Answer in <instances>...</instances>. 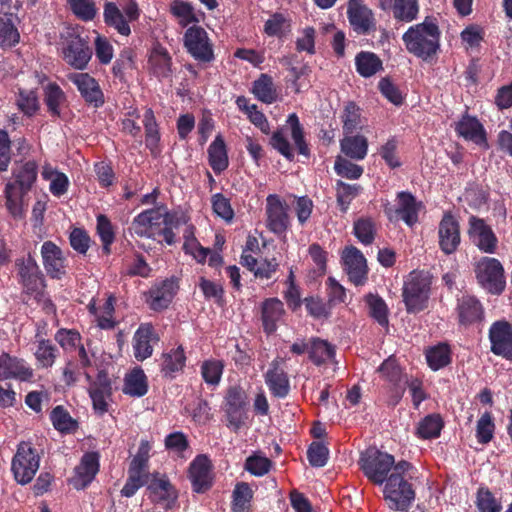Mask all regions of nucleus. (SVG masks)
Listing matches in <instances>:
<instances>
[{"mask_svg":"<svg viewBox=\"0 0 512 512\" xmlns=\"http://www.w3.org/2000/svg\"><path fill=\"white\" fill-rule=\"evenodd\" d=\"M441 31L433 17H426L422 23L410 26L402 40L407 51L414 56L430 60L440 50Z\"/></svg>","mask_w":512,"mask_h":512,"instance_id":"1","label":"nucleus"},{"mask_svg":"<svg viewBox=\"0 0 512 512\" xmlns=\"http://www.w3.org/2000/svg\"><path fill=\"white\" fill-rule=\"evenodd\" d=\"M432 277L428 272L413 270L404 281L402 298L408 314H418L428 307Z\"/></svg>","mask_w":512,"mask_h":512,"instance_id":"2","label":"nucleus"},{"mask_svg":"<svg viewBox=\"0 0 512 512\" xmlns=\"http://www.w3.org/2000/svg\"><path fill=\"white\" fill-rule=\"evenodd\" d=\"M477 283L487 293L501 295L506 288V276L502 263L493 257L484 256L474 265Z\"/></svg>","mask_w":512,"mask_h":512,"instance_id":"3","label":"nucleus"},{"mask_svg":"<svg viewBox=\"0 0 512 512\" xmlns=\"http://www.w3.org/2000/svg\"><path fill=\"white\" fill-rule=\"evenodd\" d=\"M40 454L31 442L21 441L11 461V471L20 485L30 483L40 466Z\"/></svg>","mask_w":512,"mask_h":512,"instance_id":"4","label":"nucleus"},{"mask_svg":"<svg viewBox=\"0 0 512 512\" xmlns=\"http://www.w3.org/2000/svg\"><path fill=\"white\" fill-rule=\"evenodd\" d=\"M18 282L23 291L40 301L46 287L44 274L36 260L29 254L27 257L17 258L15 261Z\"/></svg>","mask_w":512,"mask_h":512,"instance_id":"5","label":"nucleus"},{"mask_svg":"<svg viewBox=\"0 0 512 512\" xmlns=\"http://www.w3.org/2000/svg\"><path fill=\"white\" fill-rule=\"evenodd\" d=\"M383 493L389 509L394 511H408L415 499L412 484L398 473L390 474Z\"/></svg>","mask_w":512,"mask_h":512,"instance_id":"6","label":"nucleus"},{"mask_svg":"<svg viewBox=\"0 0 512 512\" xmlns=\"http://www.w3.org/2000/svg\"><path fill=\"white\" fill-rule=\"evenodd\" d=\"M62 39L64 61L77 70H84L92 57V50L87 40L81 37L74 29L68 30L62 36Z\"/></svg>","mask_w":512,"mask_h":512,"instance_id":"7","label":"nucleus"},{"mask_svg":"<svg viewBox=\"0 0 512 512\" xmlns=\"http://www.w3.org/2000/svg\"><path fill=\"white\" fill-rule=\"evenodd\" d=\"M360 469L373 484L382 485L387 482L388 473L394 465V457L379 450H368L361 455Z\"/></svg>","mask_w":512,"mask_h":512,"instance_id":"8","label":"nucleus"},{"mask_svg":"<svg viewBox=\"0 0 512 512\" xmlns=\"http://www.w3.org/2000/svg\"><path fill=\"white\" fill-rule=\"evenodd\" d=\"M224 411L228 426L235 431L245 423L248 411V397L240 385L229 386L224 396Z\"/></svg>","mask_w":512,"mask_h":512,"instance_id":"9","label":"nucleus"},{"mask_svg":"<svg viewBox=\"0 0 512 512\" xmlns=\"http://www.w3.org/2000/svg\"><path fill=\"white\" fill-rule=\"evenodd\" d=\"M183 44L186 51L200 63H210L215 59L213 44L201 26L189 27L184 33Z\"/></svg>","mask_w":512,"mask_h":512,"instance_id":"10","label":"nucleus"},{"mask_svg":"<svg viewBox=\"0 0 512 512\" xmlns=\"http://www.w3.org/2000/svg\"><path fill=\"white\" fill-rule=\"evenodd\" d=\"M420 206L421 203L410 192L401 191L397 193V206L386 204L384 213L391 222L403 220L407 226L412 227L418 222Z\"/></svg>","mask_w":512,"mask_h":512,"instance_id":"11","label":"nucleus"},{"mask_svg":"<svg viewBox=\"0 0 512 512\" xmlns=\"http://www.w3.org/2000/svg\"><path fill=\"white\" fill-rule=\"evenodd\" d=\"M467 234L471 242L482 252L494 254L498 248V238L491 226L483 218L471 215L468 219Z\"/></svg>","mask_w":512,"mask_h":512,"instance_id":"12","label":"nucleus"},{"mask_svg":"<svg viewBox=\"0 0 512 512\" xmlns=\"http://www.w3.org/2000/svg\"><path fill=\"white\" fill-rule=\"evenodd\" d=\"M288 205L276 194L266 198V227L278 236L285 235L290 227Z\"/></svg>","mask_w":512,"mask_h":512,"instance_id":"13","label":"nucleus"},{"mask_svg":"<svg viewBox=\"0 0 512 512\" xmlns=\"http://www.w3.org/2000/svg\"><path fill=\"white\" fill-rule=\"evenodd\" d=\"M490 351L506 360L512 361V324L505 320L493 322L488 331Z\"/></svg>","mask_w":512,"mask_h":512,"instance_id":"14","label":"nucleus"},{"mask_svg":"<svg viewBox=\"0 0 512 512\" xmlns=\"http://www.w3.org/2000/svg\"><path fill=\"white\" fill-rule=\"evenodd\" d=\"M149 498L153 503L162 505L166 510L173 509L177 503L178 492L165 474L154 472L147 485Z\"/></svg>","mask_w":512,"mask_h":512,"instance_id":"15","label":"nucleus"},{"mask_svg":"<svg viewBox=\"0 0 512 512\" xmlns=\"http://www.w3.org/2000/svg\"><path fill=\"white\" fill-rule=\"evenodd\" d=\"M460 243V223L451 211H446L438 225L439 248L445 255H451L458 250Z\"/></svg>","mask_w":512,"mask_h":512,"instance_id":"16","label":"nucleus"},{"mask_svg":"<svg viewBox=\"0 0 512 512\" xmlns=\"http://www.w3.org/2000/svg\"><path fill=\"white\" fill-rule=\"evenodd\" d=\"M341 260L350 282L355 286L364 285L368 279V267L363 253L355 246H348L343 250Z\"/></svg>","mask_w":512,"mask_h":512,"instance_id":"17","label":"nucleus"},{"mask_svg":"<svg viewBox=\"0 0 512 512\" xmlns=\"http://www.w3.org/2000/svg\"><path fill=\"white\" fill-rule=\"evenodd\" d=\"M99 470L100 454L96 451L86 452L74 468V475L69 482L76 490H84L93 482Z\"/></svg>","mask_w":512,"mask_h":512,"instance_id":"18","label":"nucleus"},{"mask_svg":"<svg viewBox=\"0 0 512 512\" xmlns=\"http://www.w3.org/2000/svg\"><path fill=\"white\" fill-rule=\"evenodd\" d=\"M347 17L353 30L358 35H369L376 31L374 14L363 0H349Z\"/></svg>","mask_w":512,"mask_h":512,"instance_id":"19","label":"nucleus"},{"mask_svg":"<svg viewBox=\"0 0 512 512\" xmlns=\"http://www.w3.org/2000/svg\"><path fill=\"white\" fill-rule=\"evenodd\" d=\"M67 77L77 87L87 105L94 108H100L104 105V93L94 77L88 73H70Z\"/></svg>","mask_w":512,"mask_h":512,"instance_id":"20","label":"nucleus"},{"mask_svg":"<svg viewBox=\"0 0 512 512\" xmlns=\"http://www.w3.org/2000/svg\"><path fill=\"white\" fill-rule=\"evenodd\" d=\"M160 341V336L151 323H141L135 331L132 339L133 354L137 361L150 358L154 351V345Z\"/></svg>","mask_w":512,"mask_h":512,"instance_id":"21","label":"nucleus"},{"mask_svg":"<svg viewBox=\"0 0 512 512\" xmlns=\"http://www.w3.org/2000/svg\"><path fill=\"white\" fill-rule=\"evenodd\" d=\"M44 269L51 279L61 280L66 276L67 259L61 248L53 241H45L41 246Z\"/></svg>","mask_w":512,"mask_h":512,"instance_id":"22","label":"nucleus"},{"mask_svg":"<svg viewBox=\"0 0 512 512\" xmlns=\"http://www.w3.org/2000/svg\"><path fill=\"white\" fill-rule=\"evenodd\" d=\"M455 311L458 324L464 327L480 324L485 318L482 303L473 295H462L457 298Z\"/></svg>","mask_w":512,"mask_h":512,"instance_id":"23","label":"nucleus"},{"mask_svg":"<svg viewBox=\"0 0 512 512\" xmlns=\"http://www.w3.org/2000/svg\"><path fill=\"white\" fill-rule=\"evenodd\" d=\"M284 363L282 358H275L264 374L265 383L271 394L276 398H285L290 392V381L288 374L281 367Z\"/></svg>","mask_w":512,"mask_h":512,"instance_id":"24","label":"nucleus"},{"mask_svg":"<svg viewBox=\"0 0 512 512\" xmlns=\"http://www.w3.org/2000/svg\"><path fill=\"white\" fill-rule=\"evenodd\" d=\"M212 465L206 455H198L190 464L189 478L196 493L208 491L213 484Z\"/></svg>","mask_w":512,"mask_h":512,"instance_id":"25","label":"nucleus"},{"mask_svg":"<svg viewBox=\"0 0 512 512\" xmlns=\"http://www.w3.org/2000/svg\"><path fill=\"white\" fill-rule=\"evenodd\" d=\"M186 353L182 345L165 351L160 356V373L166 380H173L184 371L186 366Z\"/></svg>","mask_w":512,"mask_h":512,"instance_id":"26","label":"nucleus"},{"mask_svg":"<svg viewBox=\"0 0 512 512\" xmlns=\"http://www.w3.org/2000/svg\"><path fill=\"white\" fill-rule=\"evenodd\" d=\"M33 377V369L26 365L25 360L8 353L0 355V379H16L29 381Z\"/></svg>","mask_w":512,"mask_h":512,"instance_id":"27","label":"nucleus"},{"mask_svg":"<svg viewBox=\"0 0 512 512\" xmlns=\"http://www.w3.org/2000/svg\"><path fill=\"white\" fill-rule=\"evenodd\" d=\"M177 291L173 280L166 279L148 291L147 303L154 311H161L170 305Z\"/></svg>","mask_w":512,"mask_h":512,"instance_id":"28","label":"nucleus"},{"mask_svg":"<svg viewBox=\"0 0 512 512\" xmlns=\"http://www.w3.org/2000/svg\"><path fill=\"white\" fill-rule=\"evenodd\" d=\"M284 313V305L278 298H267L262 302L261 320L263 331L267 335H271L277 330V324Z\"/></svg>","mask_w":512,"mask_h":512,"instance_id":"29","label":"nucleus"},{"mask_svg":"<svg viewBox=\"0 0 512 512\" xmlns=\"http://www.w3.org/2000/svg\"><path fill=\"white\" fill-rule=\"evenodd\" d=\"M148 64L154 76L168 78L172 73V58L168 50L160 43H155L149 55Z\"/></svg>","mask_w":512,"mask_h":512,"instance_id":"30","label":"nucleus"},{"mask_svg":"<svg viewBox=\"0 0 512 512\" xmlns=\"http://www.w3.org/2000/svg\"><path fill=\"white\" fill-rule=\"evenodd\" d=\"M29 191L20 190L12 183H6L4 188L5 207L14 219H23L26 214L27 202L25 197Z\"/></svg>","mask_w":512,"mask_h":512,"instance_id":"31","label":"nucleus"},{"mask_svg":"<svg viewBox=\"0 0 512 512\" xmlns=\"http://www.w3.org/2000/svg\"><path fill=\"white\" fill-rule=\"evenodd\" d=\"M38 165L35 161L30 160L20 165H16L12 169V178L7 183H12L20 190L29 191L32 189L37 180Z\"/></svg>","mask_w":512,"mask_h":512,"instance_id":"32","label":"nucleus"},{"mask_svg":"<svg viewBox=\"0 0 512 512\" xmlns=\"http://www.w3.org/2000/svg\"><path fill=\"white\" fill-rule=\"evenodd\" d=\"M43 101L49 115L60 118L62 107L67 103V95L57 83L50 82L43 88Z\"/></svg>","mask_w":512,"mask_h":512,"instance_id":"33","label":"nucleus"},{"mask_svg":"<svg viewBox=\"0 0 512 512\" xmlns=\"http://www.w3.org/2000/svg\"><path fill=\"white\" fill-rule=\"evenodd\" d=\"M142 123L145 132V146L153 156H156L160 153L161 133L152 108H146Z\"/></svg>","mask_w":512,"mask_h":512,"instance_id":"34","label":"nucleus"},{"mask_svg":"<svg viewBox=\"0 0 512 512\" xmlns=\"http://www.w3.org/2000/svg\"><path fill=\"white\" fill-rule=\"evenodd\" d=\"M207 153L209 165L216 174H221L228 168L227 146L221 134H218L209 145Z\"/></svg>","mask_w":512,"mask_h":512,"instance_id":"35","label":"nucleus"},{"mask_svg":"<svg viewBox=\"0 0 512 512\" xmlns=\"http://www.w3.org/2000/svg\"><path fill=\"white\" fill-rule=\"evenodd\" d=\"M35 339L34 356L38 367H52L60 354L58 347L51 340L41 337L39 332L35 334Z\"/></svg>","mask_w":512,"mask_h":512,"instance_id":"36","label":"nucleus"},{"mask_svg":"<svg viewBox=\"0 0 512 512\" xmlns=\"http://www.w3.org/2000/svg\"><path fill=\"white\" fill-rule=\"evenodd\" d=\"M455 131L465 140H471L476 143L486 140V132L483 125L476 117L470 116L468 113H465L456 123Z\"/></svg>","mask_w":512,"mask_h":512,"instance_id":"37","label":"nucleus"},{"mask_svg":"<svg viewBox=\"0 0 512 512\" xmlns=\"http://www.w3.org/2000/svg\"><path fill=\"white\" fill-rule=\"evenodd\" d=\"M104 23L113 27L120 35L129 36L131 29L123 12L114 2H106L103 11Z\"/></svg>","mask_w":512,"mask_h":512,"instance_id":"38","label":"nucleus"},{"mask_svg":"<svg viewBox=\"0 0 512 512\" xmlns=\"http://www.w3.org/2000/svg\"><path fill=\"white\" fill-rule=\"evenodd\" d=\"M252 94L265 104H272L277 101L278 93L273 78L268 74H261L252 85Z\"/></svg>","mask_w":512,"mask_h":512,"instance_id":"39","label":"nucleus"},{"mask_svg":"<svg viewBox=\"0 0 512 512\" xmlns=\"http://www.w3.org/2000/svg\"><path fill=\"white\" fill-rule=\"evenodd\" d=\"M355 66L358 74L364 78L372 77L383 70L382 60L377 54L369 51H361L356 55Z\"/></svg>","mask_w":512,"mask_h":512,"instance_id":"40","label":"nucleus"},{"mask_svg":"<svg viewBox=\"0 0 512 512\" xmlns=\"http://www.w3.org/2000/svg\"><path fill=\"white\" fill-rule=\"evenodd\" d=\"M123 267L124 274L130 277L148 278L152 272V268L147 263L144 255L137 251H133L132 255H125Z\"/></svg>","mask_w":512,"mask_h":512,"instance_id":"41","label":"nucleus"},{"mask_svg":"<svg viewBox=\"0 0 512 512\" xmlns=\"http://www.w3.org/2000/svg\"><path fill=\"white\" fill-rule=\"evenodd\" d=\"M398 22L410 23L417 19L419 14L418 0H391L389 9Z\"/></svg>","mask_w":512,"mask_h":512,"instance_id":"42","label":"nucleus"},{"mask_svg":"<svg viewBox=\"0 0 512 512\" xmlns=\"http://www.w3.org/2000/svg\"><path fill=\"white\" fill-rule=\"evenodd\" d=\"M425 357L429 368L438 371L451 363L452 351L447 343H438L426 350Z\"/></svg>","mask_w":512,"mask_h":512,"instance_id":"43","label":"nucleus"},{"mask_svg":"<svg viewBox=\"0 0 512 512\" xmlns=\"http://www.w3.org/2000/svg\"><path fill=\"white\" fill-rule=\"evenodd\" d=\"M336 355L335 346L326 340L313 337L310 340L309 359L316 365L321 366Z\"/></svg>","mask_w":512,"mask_h":512,"instance_id":"44","label":"nucleus"},{"mask_svg":"<svg viewBox=\"0 0 512 512\" xmlns=\"http://www.w3.org/2000/svg\"><path fill=\"white\" fill-rule=\"evenodd\" d=\"M148 392L147 376L141 368L133 369L124 380L123 393L132 397H142Z\"/></svg>","mask_w":512,"mask_h":512,"instance_id":"45","label":"nucleus"},{"mask_svg":"<svg viewBox=\"0 0 512 512\" xmlns=\"http://www.w3.org/2000/svg\"><path fill=\"white\" fill-rule=\"evenodd\" d=\"M369 316L381 327L389 326V308L384 299L378 294L368 293L365 296Z\"/></svg>","mask_w":512,"mask_h":512,"instance_id":"46","label":"nucleus"},{"mask_svg":"<svg viewBox=\"0 0 512 512\" xmlns=\"http://www.w3.org/2000/svg\"><path fill=\"white\" fill-rule=\"evenodd\" d=\"M50 420L55 430L62 434H72L78 429V422L74 419L68 410L62 405H58L50 412Z\"/></svg>","mask_w":512,"mask_h":512,"instance_id":"47","label":"nucleus"},{"mask_svg":"<svg viewBox=\"0 0 512 512\" xmlns=\"http://www.w3.org/2000/svg\"><path fill=\"white\" fill-rule=\"evenodd\" d=\"M286 123L290 127L291 138L294 142L298 154L306 158H310L311 150L308 142L305 139L304 128L300 123L298 115L296 113L289 114Z\"/></svg>","mask_w":512,"mask_h":512,"instance_id":"48","label":"nucleus"},{"mask_svg":"<svg viewBox=\"0 0 512 512\" xmlns=\"http://www.w3.org/2000/svg\"><path fill=\"white\" fill-rule=\"evenodd\" d=\"M381 377L392 386L406 385L408 378L396 359L389 357L378 368Z\"/></svg>","mask_w":512,"mask_h":512,"instance_id":"49","label":"nucleus"},{"mask_svg":"<svg viewBox=\"0 0 512 512\" xmlns=\"http://www.w3.org/2000/svg\"><path fill=\"white\" fill-rule=\"evenodd\" d=\"M340 145L341 151L351 159L362 160L367 155L368 141L363 135L346 136Z\"/></svg>","mask_w":512,"mask_h":512,"instance_id":"50","label":"nucleus"},{"mask_svg":"<svg viewBox=\"0 0 512 512\" xmlns=\"http://www.w3.org/2000/svg\"><path fill=\"white\" fill-rule=\"evenodd\" d=\"M443 426L444 423L439 414H429L419 421L416 435L424 440L438 438Z\"/></svg>","mask_w":512,"mask_h":512,"instance_id":"51","label":"nucleus"},{"mask_svg":"<svg viewBox=\"0 0 512 512\" xmlns=\"http://www.w3.org/2000/svg\"><path fill=\"white\" fill-rule=\"evenodd\" d=\"M336 201L339 210L346 213L351 202L359 195L362 187L359 184H348L342 180L336 182Z\"/></svg>","mask_w":512,"mask_h":512,"instance_id":"52","label":"nucleus"},{"mask_svg":"<svg viewBox=\"0 0 512 512\" xmlns=\"http://www.w3.org/2000/svg\"><path fill=\"white\" fill-rule=\"evenodd\" d=\"M232 498L233 512H251L253 491L248 483H237L233 490Z\"/></svg>","mask_w":512,"mask_h":512,"instance_id":"53","label":"nucleus"},{"mask_svg":"<svg viewBox=\"0 0 512 512\" xmlns=\"http://www.w3.org/2000/svg\"><path fill=\"white\" fill-rule=\"evenodd\" d=\"M96 232L102 243L103 253L109 255L111 253V246L115 241V231L110 219L106 215H97Z\"/></svg>","mask_w":512,"mask_h":512,"instance_id":"54","label":"nucleus"},{"mask_svg":"<svg viewBox=\"0 0 512 512\" xmlns=\"http://www.w3.org/2000/svg\"><path fill=\"white\" fill-rule=\"evenodd\" d=\"M16 105L25 116H34L40 109L37 92L35 90L19 89Z\"/></svg>","mask_w":512,"mask_h":512,"instance_id":"55","label":"nucleus"},{"mask_svg":"<svg viewBox=\"0 0 512 512\" xmlns=\"http://www.w3.org/2000/svg\"><path fill=\"white\" fill-rule=\"evenodd\" d=\"M475 505L479 512H501L502 504L488 487L481 486L476 492Z\"/></svg>","mask_w":512,"mask_h":512,"instance_id":"56","label":"nucleus"},{"mask_svg":"<svg viewBox=\"0 0 512 512\" xmlns=\"http://www.w3.org/2000/svg\"><path fill=\"white\" fill-rule=\"evenodd\" d=\"M353 233L363 245H371L376 235L374 221L371 218H359L354 222Z\"/></svg>","mask_w":512,"mask_h":512,"instance_id":"57","label":"nucleus"},{"mask_svg":"<svg viewBox=\"0 0 512 512\" xmlns=\"http://www.w3.org/2000/svg\"><path fill=\"white\" fill-rule=\"evenodd\" d=\"M71 12L81 21L89 22L97 15L94 0H67Z\"/></svg>","mask_w":512,"mask_h":512,"instance_id":"58","label":"nucleus"},{"mask_svg":"<svg viewBox=\"0 0 512 512\" xmlns=\"http://www.w3.org/2000/svg\"><path fill=\"white\" fill-rule=\"evenodd\" d=\"M170 12L179 19V24L182 27L198 22L193 6L183 0H174L170 5Z\"/></svg>","mask_w":512,"mask_h":512,"instance_id":"59","label":"nucleus"},{"mask_svg":"<svg viewBox=\"0 0 512 512\" xmlns=\"http://www.w3.org/2000/svg\"><path fill=\"white\" fill-rule=\"evenodd\" d=\"M224 371V364L220 360H205L201 365V376L205 383L216 386L220 383Z\"/></svg>","mask_w":512,"mask_h":512,"instance_id":"60","label":"nucleus"},{"mask_svg":"<svg viewBox=\"0 0 512 512\" xmlns=\"http://www.w3.org/2000/svg\"><path fill=\"white\" fill-rule=\"evenodd\" d=\"M54 339L64 351L72 352L81 343L82 336L76 329L60 328L56 331Z\"/></svg>","mask_w":512,"mask_h":512,"instance_id":"61","label":"nucleus"},{"mask_svg":"<svg viewBox=\"0 0 512 512\" xmlns=\"http://www.w3.org/2000/svg\"><path fill=\"white\" fill-rule=\"evenodd\" d=\"M303 303L307 313L314 319H327L331 315V306L319 296L304 298Z\"/></svg>","mask_w":512,"mask_h":512,"instance_id":"62","label":"nucleus"},{"mask_svg":"<svg viewBox=\"0 0 512 512\" xmlns=\"http://www.w3.org/2000/svg\"><path fill=\"white\" fill-rule=\"evenodd\" d=\"M360 109L354 102H348L345 105L342 122L343 130L346 134H352L360 127Z\"/></svg>","mask_w":512,"mask_h":512,"instance_id":"63","label":"nucleus"},{"mask_svg":"<svg viewBox=\"0 0 512 512\" xmlns=\"http://www.w3.org/2000/svg\"><path fill=\"white\" fill-rule=\"evenodd\" d=\"M495 424L490 412H485L477 421L476 438L481 444L489 443L494 435Z\"/></svg>","mask_w":512,"mask_h":512,"instance_id":"64","label":"nucleus"}]
</instances>
